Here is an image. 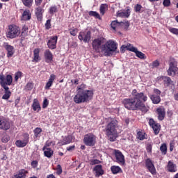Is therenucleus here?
I'll return each instance as SVG.
<instances>
[{"mask_svg": "<svg viewBox=\"0 0 178 178\" xmlns=\"http://www.w3.org/2000/svg\"><path fill=\"white\" fill-rule=\"evenodd\" d=\"M156 112L159 120H163L165 119V115H166V111H165V108H159L156 109Z\"/></svg>", "mask_w": 178, "mask_h": 178, "instance_id": "18", "label": "nucleus"}, {"mask_svg": "<svg viewBox=\"0 0 178 178\" xmlns=\"http://www.w3.org/2000/svg\"><path fill=\"white\" fill-rule=\"evenodd\" d=\"M91 31H85L79 33L78 35L79 40L81 42H85V44H88L91 41Z\"/></svg>", "mask_w": 178, "mask_h": 178, "instance_id": "7", "label": "nucleus"}, {"mask_svg": "<svg viewBox=\"0 0 178 178\" xmlns=\"http://www.w3.org/2000/svg\"><path fill=\"white\" fill-rule=\"evenodd\" d=\"M133 52H134L138 58L140 59H145L147 57H145V54L144 53L138 51V49H133Z\"/></svg>", "mask_w": 178, "mask_h": 178, "instance_id": "29", "label": "nucleus"}, {"mask_svg": "<svg viewBox=\"0 0 178 178\" xmlns=\"http://www.w3.org/2000/svg\"><path fill=\"white\" fill-rule=\"evenodd\" d=\"M56 44H58V37L56 35L49 38L47 42V47L49 49H56Z\"/></svg>", "mask_w": 178, "mask_h": 178, "instance_id": "11", "label": "nucleus"}, {"mask_svg": "<svg viewBox=\"0 0 178 178\" xmlns=\"http://www.w3.org/2000/svg\"><path fill=\"white\" fill-rule=\"evenodd\" d=\"M32 108L33 111L40 112L41 111V106L40 105V102H38V99H34L33 103L32 104Z\"/></svg>", "mask_w": 178, "mask_h": 178, "instance_id": "22", "label": "nucleus"}, {"mask_svg": "<svg viewBox=\"0 0 178 178\" xmlns=\"http://www.w3.org/2000/svg\"><path fill=\"white\" fill-rule=\"evenodd\" d=\"M137 138H138V140H140V141H143V140H146L147 135L145 134V133L138 131L137 133Z\"/></svg>", "mask_w": 178, "mask_h": 178, "instance_id": "37", "label": "nucleus"}, {"mask_svg": "<svg viewBox=\"0 0 178 178\" xmlns=\"http://www.w3.org/2000/svg\"><path fill=\"white\" fill-rule=\"evenodd\" d=\"M49 104V102H48V99H44V101H43L42 108L44 109H45V108H47Z\"/></svg>", "mask_w": 178, "mask_h": 178, "instance_id": "56", "label": "nucleus"}, {"mask_svg": "<svg viewBox=\"0 0 178 178\" xmlns=\"http://www.w3.org/2000/svg\"><path fill=\"white\" fill-rule=\"evenodd\" d=\"M178 73V68L175 65L173 62L170 63L169 69L168 70V76H175Z\"/></svg>", "mask_w": 178, "mask_h": 178, "instance_id": "15", "label": "nucleus"}, {"mask_svg": "<svg viewBox=\"0 0 178 178\" xmlns=\"http://www.w3.org/2000/svg\"><path fill=\"white\" fill-rule=\"evenodd\" d=\"M160 151L163 155H166V154H168V146H166V144L163 143L161 145Z\"/></svg>", "mask_w": 178, "mask_h": 178, "instance_id": "39", "label": "nucleus"}, {"mask_svg": "<svg viewBox=\"0 0 178 178\" xmlns=\"http://www.w3.org/2000/svg\"><path fill=\"white\" fill-rule=\"evenodd\" d=\"M121 26H125V27L127 29H129V26H130V22H129V21H124V22H121Z\"/></svg>", "mask_w": 178, "mask_h": 178, "instance_id": "53", "label": "nucleus"}, {"mask_svg": "<svg viewBox=\"0 0 178 178\" xmlns=\"http://www.w3.org/2000/svg\"><path fill=\"white\" fill-rule=\"evenodd\" d=\"M23 137H24V141H26V143H29V140L30 138V136L29 135V134L24 133L23 134Z\"/></svg>", "mask_w": 178, "mask_h": 178, "instance_id": "52", "label": "nucleus"}, {"mask_svg": "<svg viewBox=\"0 0 178 178\" xmlns=\"http://www.w3.org/2000/svg\"><path fill=\"white\" fill-rule=\"evenodd\" d=\"M86 88H87V85L84 83L77 87V93L74 97V102L75 104H84V102H88L92 98L94 92L91 90H86Z\"/></svg>", "mask_w": 178, "mask_h": 178, "instance_id": "2", "label": "nucleus"}, {"mask_svg": "<svg viewBox=\"0 0 178 178\" xmlns=\"http://www.w3.org/2000/svg\"><path fill=\"white\" fill-rule=\"evenodd\" d=\"M22 3L24 5V6H26V8H31L34 2V0H22Z\"/></svg>", "mask_w": 178, "mask_h": 178, "instance_id": "36", "label": "nucleus"}, {"mask_svg": "<svg viewBox=\"0 0 178 178\" xmlns=\"http://www.w3.org/2000/svg\"><path fill=\"white\" fill-rule=\"evenodd\" d=\"M31 166L32 168H33V169H35V168H37V166H38V161H33L31 162Z\"/></svg>", "mask_w": 178, "mask_h": 178, "instance_id": "58", "label": "nucleus"}, {"mask_svg": "<svg viewBox=\"0 0 178 178\" xmlns=\"http://www.w3.org/2000/svg\"><path fill=\"white\" fill-rule=\"evenodd\" d=\"M2 87L5 90L4 95L2 96V99H8V98H10L12 92L9 90V87L5 86L4 83H2Z\"/></svg>", "mask_w": 178, "mask_h": 178, "instance_id": "17", "label": "nucleus"}, {"mask_svg": "<svg viewBox=\"0 0 178 178\" xmlns=\"http://www.w3.org/2000/svg\"><path fill=\"white\" fill-rule=\"evenodd\" d=\"M150 99L153 104H159L161 102V97L159 95H152Z\"/></svg>", "mask_w": 178, "mask_h": 178, "instance_id": "32", "label": "nucleus"}, {"mask_svg": "<svg viewBox=\"0 0 178 178\" xmlns=\"http://www.w3.org/2000/svg\"><path fill=\"white\" fill-rule=\"evenodd\" d=\"M146 168L148 170L152 173V175H155L156 173V170L155 169V165H154V163L151 159H147L145 161Z\"/></svg>", "mask_w": 178, "mask_h": 178, "instance_id": "13", "label": "nucleus"}, {"mask_svg": "<svg viewBox=\"0 0 178 178\" xmlns=\"http://www.w3.org/2000/svg\"><path fill=\"white\" fill-rule=\"evenodd\" d=\"M141 9H143V6H141V4L135 5L134 11L136 13H143V10Z\"/></svg>", "mask_w": 178, "mask_h": 178, "instance_id": "41", "label": "nucleus"}, {"mask_svg": "<svg viewBox=\"0 0 178 178\" xmlns=\"http://www.w3.org/2000/svg\"><path fill=\"white\" fill-rule=\"evenodd\" d=\"M42 150L44 151V156L47 158H51L54 155V150H52L51 148L47 147V146H44Z\"/></svg>", "mask_w": 178, "mask_h": 178, "instance_id": "19", "label": "nucleus"}, {"mask_svg": "<svg viewBox=\"0 0 178 178\" xmlns=\"http://www.w3.org/2000/svg\"><path fill=\"white\" fill-rule=\"evenodd\" d=\"M126 48H127V51H130L131 52H133V49H137V47H134L133 46V44H131L130 43H128L126 45Z\"/></svg>", "mask_w": 178, "mask_h": 178, "instance_id": "46", "label": "nucleus"}, {"mask_svg": "<svg viewBox=\"0 0 178 178\" xmlns=\"http://www.w3.org/2000/svg\"><path fill=\"white\" fill-rule=\"evenodd\" d=\"M10 129V122L8 119L0 117V130H9Z\"/></svg>", "mask_w": 178, "mask_h": 178, "instance_id": "9", "label": "nucleus"}, {"mask_svg": "<svg viewBox=\"0 0 178 178\" xmlns=\"http://www.w3.org/2000/svg\"><path fill=\"white\" fill-rule=\"evenodd\" d=\"M7 52H8V57L10 58L12 56H13V54H15V47H13V46H11L10 44H7L5 47Z\"/></svg>", "mask_w": 178, "mask_h": 178, "instance_id": "23", "label": "nucleus"}, {"mask_svg": "<svg viewBox=\"0 0 178 178\" xmlns=\"http://www.w3.org/2000/svg\"><path fill=\"white\" fill-rule=\"evenodd\" d=\"M93 172L95 173L96 177H99V176H102L104 175V170L102 169V165H97L93 168Z\"/></svg>", "mask_w": 178, "mask_h": 178, "instance_id": "16", "label": "nucleus"}, {"mask_svg": "<svg viewBox=\"0 0 178 178\" xmlns=\"http://www.w3.org/2000/svg\"><path fill=\"white\" fill-rule=\"evenodd\" d=\"M119 127V124L118 120L112 119L110 121H108L106 127L105 131L108 140L111 142H113L118 138V129Z\"/></svg>", "mask_w": 178, "mask_h": 178, "instance_id": "3", "label": "nucleus"}, {"mask_svg": "<svg viewBox=\"0 0 178 178\" xmlns=\"http://www.w3.org/2000/svg\"><path fill=\"white\" fill-rule=\"evenodd\" d=\"M154 94H156V95H159V97L161 95V90L159 89H154Z\"/></svg>", "mask_w": 178, "mask_h": 178, "instance_id": "64", "label": "nucleus"}, {"mask_svg": "<svg viewBox=\"0 0 178 178\" xmlns=\"http://www.w3.org/2000/svg\"><path fill=\"white\" fill-rule=\"evenodd\" d=\"M168 170L171 172H177V167L176 166V164L173 163L171 161H169L168 164Z\"/></svg>", "mask_w": 178, "mask_h": 178, "instance_id": "24", "label": "nucleus"}, {"mask_svg": "<svg viewBox=\"0 0 178 178\" xmlns=\"http://www.w3.org/2000/svg\"><path fill=\"white\" fill-rule=\"evenodd\" d=\"M35 3L36 6H40L42 3V0H35Z\"/></svg>", "mask_w": 178, "mask_h": 178, "instance_id": "62", "label": "nucleus"}, {"mask_svg": "<svg viewBox=\"0 0 178 178\" xmlns=\"http://www.w3.org/2000/svg\"><path fill=\"white\" fill-rule=\"evenodd\" d=\"M63 170H62V166L60 165H57V174L61 175Z\"/></svg>", "mask_w": 178, "mask_h": 178, "instance_id": "60", "label": "nucleus"}, {"mask_svg": "<svg viewBox=\"0 0 178 178\" xmlns=\"http://www.w3.org/2000/svg\"><path fill=\"white\" fill-rule=\"evenodd\" d=\"M111 172L113 175H118V173H122V168L118 165H113L111 168Z\"/></svg>", "mask_w": 178, "mask_h": 178, "instance_id": "31", "label": "nucleus"}, {"mask_svg": "<svg viewBox=\"0 0 178 178\" xmlns=\"http://www.w3.org/2000/svg\"><path fill=\"white\" fill-rule=\"evenodd\" d=\"M130 14H131L130 7H127L125 10L118 11L117 16L118 17L129 18L130 17Z\"/></svg>", "mask_w": 178, "mask_h": 178, "instance_id": "14", "label": "nucleus"}, {"mask_svg": "<svg viewBox=\"0 0 178 178\" xmlns=\"http://www.w3.org/2000/svg\"><path fill=\"white\" fill-rule=\"evenodd\" d=\"M152 67H158V66H159V60H154L153 63H152Z\"/></svg>", "mask_w": 178, "mask_h": 178, "instance_id": "59", "label": "nucleus"}, {"mask_svg": "<svg viewBox=\"0 0 178 178\" xmlns=\"http://www.w3.org/2000/svg\"><path fill=\"white\" fill-rule=\"evenodd\" d=\"M31 19V14L30 13V10H25L22 13V20H24L25 22L27 20H30Z\"/></svg>", "mask_w": 178, "mask_h": 178, "instance_id": "27", "label": "nucleus"}, {"mask_svg": "<svg viewBox=\"0 0 178 178\" xmlns=\"http://www.w3.org/2000/svg\"><path fill=\"white\" fill-rule=\"evenodd\" d=\"M29 173V171L21 169L18 171V174H16L14 175V177L15 178H26V175Z\"/></svg>", "mask_w": 178, "mask_h": 178, "instance_id": "21", "label": "nucleus"}, {"mask_svg": "<svg viewBox=\"0 0 178 178\" xmlns=\"http://www.w3.org/2000/svg\"><path fill=\"white\" fill-rule=\"evenodd\" d=\"M38 6L39 7L36 8L35 15L38 19H42L43 10H42V8H41V6Z\"/></svg>", "mask_w": 178, "mask_h": 178, "instance_id": "33", "label": "nucleus"}, {"mask_svg": "<svg viewBox=\"0 0 178 178\" xmlns=\"http://www.w3.org/2000/svg\"><path fill=\"white\" fill-rule=\"evenodd\" d=\"M0 84L2 87V84H5L6 87L8 86H10L12 84V81H13V78L11 75H7L6 77L3 75H0Z\"/></svg>", "mask_w": 178, "mask_h": 178, "instance_id": "8", "label": "nucleus"}, {"mask_svg": "<svg viewBox=\"0 0 178 178\" xmlns=\"http://www.w3.org/2000/svg\"><path fill=\"white\" fill-rule=\"evenodd\" d=\"M146 149L147 152H151L152 151V145H147Z\"/></svg>", "mask_w": 178, "mask_h": 178, "instance_id": "63", "label": "nucleus"}, {"mask_svg": "<svg viewBox=\"0 0 178 178\" xmlns=\"http://www.w3.org/2000/svg\"><path fill=\"white\" fill-rule=\"evenodd\" d=\"M108 9V4L105 3V4H102L100 6V13L102 15H105V12H106Z\"/></svg>", "mask_w": 178, "mask_h": 178, "instance_id": "40", "label": "nucleus"}, {"mask_svg": "<svg viewBox=\"0 0 178 178\" xmlns=\"http://www.w3.org/2000/svg\"><path fill=\"white\" fill-rule=\"evenodd\" d=\"M9 140H10V138L9 137L8 135H4L1 138L2 143H8Z\"/></svg>", "mask_w": 178, "mask_h": 178, "instance_id": "50", "label": "nucleus"}, {"mask_svg": "<svg viewBox=\"0 0 178 178\" xmlns=\"http://www.w3.org/2000/svg\"><path fill=\"white\" fill-rule=\"evenodd\" d=\"M49 12L51 15H54V13H56V12H58V8L56 6H51L49 9Z\"/></svg>", "mask_w": 178, "mask_h": 178, "instance_id": "48", "label": "nucleus"}, {"mask_svg": "<svg viewBox=\"0 0 178 178\" xmlns=\"http://www.w3.org/2000/svg\"><path fill=\"white\" fill-rule=\"evenodd\" d=\"M73 141V136L72 135H68L65 136L63 141V145H66L67 144H70Z\"/></svg>", "mask_w": 178, "mask_h": 178, "instance_id": "30", "label": "nucleus"}, {"mask_svg": "<svg viewBox=\"0 0 178 178\" xmlns=\"http://www.w3.org/2000/svg\"><path fill=\"white\" fill-rule=\"evenodd\" d=\"M51 19H47L45 24L47 30H49V29H51Z\"/></svg>", "mask_w": 178, "mask_h": 178, "instance_id": "55", "label": "nucleus"}, {"mask_svg": "<svg viewBox=\"0 0 178 178\" xmlns=\"http://www.w3.org/2000/svg\"><path fill=\"white\" fill-rule=\"evenodd\" d=\"M33 133H34V137L35 138H38V137H41V133H42V129L40 127H37L33 130Z\"/></svg>", "mask_w": 178, "mask_h": 178, "instance_id": "35", "label": "nucleus"}, {"mask_svg": "<svg viewBox=\"0 0 178 178\" xmlns=\"http://www.w3.org/2000/svg\"><path fill=\"white\" fill-rule=\"evenodd\" d=\"M169 31L172 33V34H175V35H178V29L177 28H170Z\"/></svg>", "mask_w": 178, "mask_h": 178, "instance_id": "49", "label": "nucleus"}, {"mask_svg": "<svg viewBox=\"0 0 178 178\" xmlns=\"http://www.w3.org/2000/svg\"><path fill=\"white\" fill-rule=\"evenodd\" d=\"M89 16H92L93 17H95L96 19H101L99 14L98 13H97L96 11H90Z\"/></svg>", "mask_w": 178, "mask_h": 178, "instance_id": "45", "label": "nucleus"}, {"mask_svg": "<svg viewBox=\"0 0 178 178\" xmlns=\"http://www.w3.org/2000/svg\"><path fill=\"white\" fill-rule=\"evenodd\" d=\"M97 141V137L92 134H88L84 136L83 143L87 147H94Z\"/></svg>", "mask_w": 178, "mask_h": 178, "instance_id": "6", "label": "nucleus"}, {"mask_svg": "<svg viewBox=\"0 0 178 178\" xmlns=\"http://www.w3.org/2000/svg\"><path fill=\"white\" fill-rule=\"evenodd\" d=\"M27 33H29V27H27L26 25H24L22 29L21 35H22V37H26V35H27Z\"/></svg>", "mask_w": 178, "mask_h": 178, "instance_id": "42", "label": "nucleus"}, {"mask_svg": "<svg viewBox=\"0 0 178 178\" xmlns=\"http://www.w3.org/2000/svg\"><path fill=\"white\" fill-rule=\"evenodd\" d=\"M44 59H46L47 63H49V62L52 61V53L49 49H47L44 51Z\"/></svg>", "mask_w": 178, "mask_h": 178, "instance_id": "26", "label": "nucleus"}, {"mask_svg": "<svg viewBox=\"0 0 178 178\" xmlns=\"http://www.w3.org/2000/svg\"><path fill=\"white\" fill-rule=\"evenodd\" d=\"M154 131V134L156 136L159 134V131H161V125L158 123H156L152 127Z\"/></svg>", "mask_w": 178, "mask_h": 178, "instance_id": "34", "label": "nucleus"}, {"mask_svg": "<svg viewBox=\"0 0 178 178\" xmlns=\"http://www.w3.org/2000/svg\"><path fill=\"white\" fill-rule=\"evenodd\" d=\"M131 97L124 99L122 104L129 111H142L147 112L148 109L144 102H147L148 97L144 92H138L134 89L131 92Z\"/></svg>", "mask_w": 178, "mask_h": 178, "instance_id": "1", "label": "nucleus"}, {"mask_svg": "<svg viewBox=\"0 0 178 178\" xmlns=\"http://www.w3.org/2000/svg\"><path fill=\"white\" fill-rule=\"evenodd\" d=\"M20 35V28L16 25H9L6 32V37L8 38H16Z\"/></svg>", "mask_w": 178, "mask_h": 178, "instance_id": "5", "label": "nucleus"}, {"mask_svg": "<svg viewBox=\"0 0 178 178\" xmlns=\"http://www.w3.org/2000/svg\"><path fill=\"white\" fill-rule=\"evenodd\" d=\"M156 122H155V120H154V119L150 118L149 120V125L150 126V127H152V126H154V124H156Z\"/></svg>", "mask_w": 178, "mask_h": 178, "instance_id": "57", "label": "nucleus"}, {"mask_svg": "<svg viewBox=\"0 0 178 178\" xmlns=\"http://www.w3.org/2000/svg\"><path fill=\"white\" fill-rule=\"evenodd\" d=\"M104 41H105V38H96L92 41V48L96 51H99L100 48H102V45L104 44Z\"/></svg>", "mask_w": 178, "mask_h": 178, "instance_id": "10", "label": "nucleus"}, {"mask_svg": "<svg viewBox=\"0 0 178 178\" xmlns=\"http://www.w3.org/2000/svg\"><path fill=\"white\" fill-rule=\"evenodd\" d=\"M22 74H23V73H22V72H20V71H18L17 73L15 74V81H17V80H19V79H20V77H22Z\"/></svg>", "mask_w": 178, "mask_h": 178, "instance_id": "47", "label": "nucleus"}, {"mask_svg": "<svg viewBox=\"0 0 178 178\" xmlns=\"http://www.w3.org/2000/svg\"><path fill=\"white\" fill-rule=\"evenodd\" d=\"M111 26L113 30H116V27H119V26H121V23L118 22V20L113 21L111 24Z\"/></svg>", "mask_w": 178, "mask_h": 178, "instance_id": "43", "label": "nucleus"}, {"mask_svg": "<svg viewBox=\"0 0 178 178\" xmlns=\"http://www.w3.org/2000/svg\"><path fill=\"white\" fill-rule=\"evenodd\" d=\"M77 31H79V30L77 29H70V34L71 35H73V37H76V35H77Z\"/></svg>", "mask_w": 178, "mask_h": 178, "instance_id": "51", "label": "nucleus"}, {"mask_svg": "<svg viewBox=\"0 0 178 178\" xmlns=\"http://www.w3.org/2000/svg\"><path fill=\"white\" fill-rule=\"evenodd\" d=\"M26 89L27 90H33V83H28L26 84Z\"/></svg>", "mask_w": 178, "mask_h": 178, "instance_id": "61", "label": "nucleus"}, {"mask_svg": "<svg viewBox=\"0 0 178 178\" xmlns=\"http://www.w3.org/2000/svg\"><path fill=\"white\" fill-rule=\"evenodd\" d=\"M33 60H35V62H38V58H40V49H35L33 51Z\"/></svg>", "mask_w": 178, "mask_h": 178, "instance_id": "38", "label": "nucleus"}, {"mask_svg": "<svg viewBox=\"0 0 178 178\" xmlns=\"http://www.w3.org/2000/svg\"><path fill=\"white\" fill-rule=\"evenodd\" d=\"M89 163L91 166H94V165H99V163H101V161L98 159H90L89 160Z\"/></svg>", "mask_w": 178, "mask_h": 178, "instance_id": "44", "label": "nucleus"}, {"mask_svg": "<svg viewBox=\"0 0 178 178\" xmlns=\"http://www.w3.org/2000/svg\"><path fill=\"white\" fill-rule=\"evenodd\" d=\"M115 155L118 163H120V165H124L126 161L124 160V156L123 155V153L119 150H115Z\"/></svg>", "mask_w": 178, "mask_h": 178, "instance_id": "12", "label": "nucleus"}, {"mask_svg": "<svg viewBox=\"0 0 178 178\" xmlns=\"http://www.w3.org/2000/svg\"><path fill=\"white\" fill-rule=\"evenodd\" d=\"M162 80H163L165 86H166L167 87H169V86H175V83L173 82V81H172L170 77L163 76Z\"/></svg>", "mask_w": 178, "mask_h": 178, "instance_id": "25", "label": "nucleus"}, {"mask_svg": "<svg viewBox=\"0 0 178 178\" xmlns=\"http://www.w3.org/2000/svg\"><path fill=\"white\" fill-rule=\"evenodd\" d=\"M163 5L165 8L170 6V0H163Z\"/></svg>", "mask_w": 178, "mask_h": 178, "instance_id": "54", "label": "nucleus"}, {"mask_svg": "<svg viewBox=\"0 0 178 178\" xmlns=\"http://www.w3.org/2000/svg\"><path fill=\"white\" fill-rule=\"evenodd\" d=\"M27 144H29L26 141H25L24 140H17L15 142V145L16 147H17V148H24V147H26V145H27Z\"/></svg>", "mask_w": 178, "mask_h": 178, "instance_id": "28", "label": "nucleus"}, {"mask_svg": "<svg viewBox=\"0 0 178 178\" xmlns=\"http://www.w3.org/2000/svg\"><path fill=\"white\" fill-rule=\"evenodd\" d=\"M55 79H56V76H55V74L50 75L49 81L46 83V86L44 87L45 90H49V88H51V87L52 86V84L54 83V81H55Z\"/></svg>", "mask_w": 178, "mask_h": 178, "instance_id": "20", "label": "nucleus"}, {"mask_svg": "<svg viewBox=\"0 0 178 178\" xmlns=\"http://www.w3.org/2000/svg\"><path fill=\"white\" fill-rule=\"evenodd\" d=\"M118 49V46L115 41L110 40L102 46V51L104 52L105 56H112L113 52Z\"/></svg>", "mask_w": 178, "mask_h": 178, "instance_id": "4", "label": "nucleus"}]
</instances>
